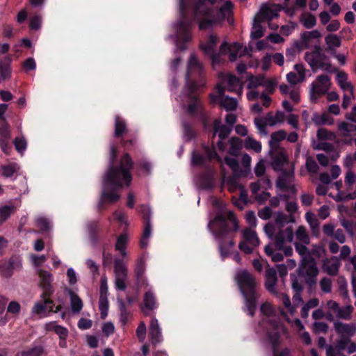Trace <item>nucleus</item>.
<instances>
[{
	"label": "nucleus",
	"instance_id": "nucleus-19",
	"mask_svg": "<svg viewBox=\"0 0 356 356\" xmlns=\"http://www.w3.org/2000/svg\"><path fill=\"white\" fill-rule=\"evenodd\" d=\"M281 331H284V327H280V328L277 325H276V332H267L269 342L272 344L273 356H289L290 350L289 348L284 349L280 353H277V348L279 344L280 332Z\"/></svg>",
	"mask_w": 356,
	"mask_h": 356
},
{
	"label": "nucleus",
	"instance_id": "nucleus-21",
	"mask_svg": "<svg viewBox=\"0 0 356 356\" xmlns=\"http://www.w3.org/2000/svg\"><path fill=\"white\" fill-rule=\"evenodd\" d=\"M334 328L336 332L341 337L350 338L356 333L355 323H345L341 321H336L334 323Z\"/></svg>",
	"mask_w": 356,
	"mask_h": 356
},
{
	"label": "nucleus",
	"instance_id": "nucleus-44",
	"mask_svg": "<svg viewBox=\"0 0 356 356\" xmlns=\"http://www.w3.org/2000/svg\"><path fill=\"white\" fill-rule=\"evenodd\" d=\"M262 22H259V20L256 19V17L254 18V24L252 25V31H251V38L252 39L257 40L261 38L264 35V29L261 25Z\"/></svg>",
	"mask_w": 356,
	"mask_h": 356
},
{
	"label": "nucleus",
	"instance_id": "nucleus-50",
	"mask_svg": "<svg viewBox=\"0 0 356 356\" xmlns=\"http://www.w3.org/2000/svg\"><path fill=\"white\" fill-rule=\"evenodd\" d=\"M296 238L304 244H309L310 242L309 236L303 226H300L296 230Z\"/></svg>",
	"mask_w": 356,
	"mask_h": 356
},
{
	"label": "nucleus",
	"instance_id": "nucleus-48",
	"mask_svg": "<svg viewBox=\"0 0 356 356\" xmlns=\"http://www.w3.org/2000/svg\"><path fill=\"white\" fill-rule=\"evenodd\" d=\"M225 163L232 169L235 176H241V171L240 170L239 164L235 158L226 156L225 158Z\"/></svg>",
	"mask_w": 356,
	"mask_h": 356
},
{
	"label": "nucleus",
	"instance_id": "nucleus-39",
	"mask_svg": "<svg viewBox=\"0 0 356 356\" xmlns=\"http://www.w3.org/2000/svg\"><path fill=\"white\" fill-rule=\"evenodd\" d=\"M312 122L316 125L320 126L323 124H332L334 122L333 119L327 113L321 115L314 113L312 118Z\"/></svg>",
	"mask_w": 356,
	"mask_h": 356
},
{
	"label": "nucleus",
	"instance_id": "nucleus-3",
	"mask_svg": "<svg viewBox=\"0 0 356 356\" xmlns=\"http://www.w3.org/2000/svg\"><path fill=\"white\" fill-rule=\"evenodd\" d=\"M208 227L218 243L220 256L224 259L235 245L232 233L239 229L238 219L231 211L221 212L209 222Z\"/></svg>",
	"mask_w": 356,
	"mask_h": 356
},
{
	"label": "nucleus",
	"instance_id": "nucleus-13",
	"mask_svg": "<svg viewBox=\"0 0 356 356\" xmlns=\"http://www.w3.org/2000/svg\"><path fill=\"white\" fill-rule=\"evenodd\" d=\"M243 240L238 244V248L245 254H250L253 249L259 245V240L255 230L246 227L242 230Z\"/></svg>",
	"mask_w": 356,
	"mask_h": 356
},
{
	"label": "nucleus",
	"instance_id": "nucleus-5",
	"mask_svg": "<svg viewBox=\"0 0 356 356\" xmlns=\"http://www.w3.org/2000/svg\"><path fill=\"white\" fill-rule=\"evenodd\" d=\"M293 215H287L282 211H278L275 215V222L268 223L264 230L266 235L274 240V245L278 248H283L286 241L292 242L293 240V231L291 226L286 227L289 222H294Z\"/></svg>",
	"mask_w": 356,
	"mask_h": 356
},
{
	"label": "nucleus",
	"instance_id": "nucleus-10",
	"mask_svg": "<svg viewBox=\"0 0 356 356\" xmlns=\"http://www.w3.org/2000/svg\"><path fill=\"white\" fill-rule=\"evenodd\" d=\"M326 318L332 321L334 317L340 319L349 321L352 318L353 307L351 305H347L345 307H340L339 305L332 300H328L325 304Z\"/></svg>",
	"mask_w": 356,
	"mask_h": 356
},
{
	"label": "nucleus",
	"instance_id": "nucleus-25",
	"mask_svg": "<svg viewBox=\"0 0 356 356\" xmlns=\"http://www.w3.org/2000/svg\"><path fill=\"white\" fill-rule=\"evenodd\" d=\"M286 138V132L284 130H279L277 131H275L270 136V140L269 141V145L272 149H274L275 154L276 155L273 166L275 168V170H277V143L283 140Z\"/></svg>",
	"mask_w": 356,
	"mask_h": 356
},
{
	"label": "nucleus",
	"instance_id": "nucleus-43",
	"mask_svg": "<svg viewBox=\"0 0 356 356\" xmlns=\"http://www.w3.org/2000/svg\"><path fill=\"white\" fill-rule=\"evenodd\" d=\"M244 146L247 149H252L255 152H260L261 150V144L256 140L252 136H248L244 141Z\"/></svg>",
	"mask_w": 356,
	"mask_h": 356
},
{
	"label": "nucleus",
	"instance_id": "nucleus-20",
	"mask_svg": "<svg viewBox=\"0 0 356 356\" xmlns=\"http://www.w3.org/2000/svg\"><path fill=\"white\" fill-rule=\"evenodd\" d=\"M37 273L40 278L41 286L43 289V296H51L54 293V289L51 285L52 275L51 273L42 269H38Z\"/></svg>",
	"mask_w": 356,
	"mask_h": 356
},
{
	"label": "nucleus",
	"instance_id": "nucleus-62",
	"mask_svg": "<svg viewBox=\"0 0 356 356\" xmlns=\"http://www.w3.org/2000/svg\"><path fill=\"white\" fill-rule=\"evenodd\" d=\"M14 145L16 150L22 154L26 150L27 146L26 140L24 137L16 138L14 140Z\"/></svg>",
	"mask_w": 356,
	"mask_h": 356
},
{
	"label": "nucleus",
	"instance_id": "nucleus-9",
	"mask_svg": "<svg viewBox=\"0 0 356 356\" xmlns=\"http://www.w3.org/2000/svg\"><path fill=\"white\" fill-rule=\"evenodd\" d=\"M298 272V275L304 278L305 283L308 286L312 287L316 284V277L319 273V270L314 259L311 257L305 258L304 260H301Z\"/></svg>",
	"mask_w": 356,
	"mask_h": 356
},
{
	"label": "nucleus",
	"instance_id": "nucleus-51",
	"mask_svg": "<svg viewBox=\"0 0 356 356\" xmlns=\"http://www.w3.org/2000/svg\"><path fill=\"white\" fill-rule=\"evenodd\" d=\"M302 47L299 42H296L291 47L288 48L286 51V56L288 60L292 61L294 60L297 51H301Z\"/></svg>",
	"mask_w": 356,
	"mask_h": 356
},
{
	"label": "nucleus",
	"instance_id": "nucleus-28",
	"mask_svg": "<svg viewBox=\"0 0 356 356\" xmlns=\"http://www.w3.org/2000/svg\"><path fill=\"white\" fill-rule=\"evenodd\" d=\"M277 282V271L273 268H269L266 271V289L270 293H275V286Z\"/></svg>",
	"mask_w": 356,
	"mask_h": 356
},
{
	"label": "nucleus",
	"instance_id": "nucleus-31",
	"mask_svg": "<svg viewBox=\"0 0 356 356\" xmlns=\"http://www.w3.org/2000/svg\"><path fill=\"white\" fill-rule=\"evenodd\" d=\"M337 81L343 90L350 91L351 95H353V86L348 81V75L343 72H340L337 74Z\"/></svg>",
	"mask_w": 356,
	"mask_h": 356
},
{
	"label": "nucleus",
	"instance_id": "nucleus-55",
	"mask_svg": "<svg viewBox=\"0 0 356 356\" xmlns=\"http://www.w3.org/2000/svg\"><path fill=\"white\" fill-rule=\"evenodd\" d=\"M325 42L330 49H334L341 45V40L337 35H327L325 38Z\"/></svg>",
	"mask_w": 356,
	"mask_h": 356
},
{
	"label": "nucleus",
	"instance_id": "nucleus-26",
	"mask_svg": "<svg viewBox=\"0 0 356 356\" xmlns=\"http://www.w3.org/2000/svg\"><path fill=\"white\" fill-rule=\"evenodd\" d=\"M10 131L7 125L0 127V147L1 150L6 154L11 151V146L9 145Z\"/></svg>",
	"mask_w": 356,
	"mask_h": 356
},
{
	"label": "nucleus",
	"instance_id": "nucleus-36",
	"mask_svg": "<svg viewBox=\"0 0 356 356\" xmlns=\"http://www.w3.org/2000/svg\"><path fill=\"white\" fill-rule=\"evenodd\" d=\"M17 210V207L13 204H6L0 206V225L7 220L12 213Z\"/></svg>",
	"mask_w": 356,
	"mask_h": 356
},
{
	"label": "nucleus",
	"instance_id": "nucleus-42",
	"mask_svg": "<svg viewBox=\"0 0 356 356\" xmlns=\"http://www.w3.org/2000/svg\"><path fill=\"white\" fill-rule=\"evenodd\" d=\"M152 225L150 221H147L145 223V227L140 241V247L142 248H146L148 245V240L152 235Z\"/></svg>",
	"mask_w": 356,
	"mask_h": 356
},
{
	"label": "nucleus",
	"instance_id": "nucleus-2",
	"mask_svg": "<svg viewBox=\"0 0 356 356\" xmlns=\"http://www.w3.org/2000/svg\"><path fill=\"white\" fill-rule=\"evenodd\" d=\"M117 147L111 144L110 146L109 166L103 178V189L98 208L100 209L105 203L113 204L120 199L118 189L123 186H129L132 181L131 169L134 162L129 154H125L120 159V165H115L114 161L117 157Z\"/></svg>",
	"mask_w": 356,
	"mask_h": 356
},
{
	"label": "nucleus",
	"instance_id": "nucleus-54",
	"mask_svg": "<svg viewBox=\"0 0 356 356\" xmlns=\"http://www.w3.org/2000/svg\"><path fill=\"white\" fill-rule=\"evenodd\" d=\"M43 353V348L41 346H36L29 350L22 351L17 356H41Z\"/></svg>",
	"mask_w": 356,
	"mask_h": 356
},
{
	"label": "nucleus",
	"instance_id": "nucleus-14",
	"mask_svg": "<svg viewBox=\"0 0 356 356\" xmlns=\"http://www.w3.org/2000/svg\"><path fill=\"white\" fill-rule=\"evenodd\" d=\"M51 296H43V293L40 296V300L37 301L32 308V313L44 318L49 315L51 312H57L60 309V306L56 307L54 310V302L50 299Z\"/></svg>",
	"mask_w": 356,
	"mask_h": 356
},
{
	"label": "nucleus",
	"instance_id": "nucleus-58",
	"mask_svg": "<svg viewBox=\"0 0 356 356\" xmlns=\"http://www.w3.org/2000/svg\"><path fill=\"white\" fill-rule=\"evenodd\" d=\"M265 77L262 76H259L256 77L251 76L248 79V89H254L258 86H262L264 83Z\"/></svg>",
	"mask_w": 356,
	"mask_h": 356
},
{
	"label": "nucleus",
	"instance_id": "nucleus-7",
	"mask_svg": "<svg viewBox=\"0 0 356 356\" xmlns=\"http://www.w3.org/2000/svg\"><path fill=\"white\" fill-rule=\"evenodd\" d=\"M127 243V236L122 234L118 237L115 245V250L118 251L122 257V259L115 258L114 259L115 287L118 291H124L127 288L128 270L127 264L124 259L128 257Z\"/></svg>",
	"mask_w": 356,
	"mask_h": 356
},
{
	"label": "nucleus",
	"instance_id": "nucleus-24",
	"mask_svg": "<svg viewBox=\"0 0 356 356\" xmlns=\"http://www.w3.org/2000/svg\"><path fill=\"white\" fill-rule=\"evenodd\" d=\"M223 95L220 97L221 99L220 100V104L222 107H223L226 111H234L238 105V101L236 99L230 97L229 96L222 97ZM218 97H220L218 95H210V98L212 102H216Z\"/></svg>",
	"mask_w": 356,
	"mask_h": 356
},
{
	"label": "nucleus",
	"instance_id": "nucleus-53",
	"mask_svg": "<svg viewBox=\"0 0 356 356\" xmlns=\"http://www.w3.org/2000/svg\"><path fill=\"white\" fill-rule=\"evenodd\" d=\"M296 252L300 255L301 260H304L305 258H311L310 252L308 248L306 247V244H302L298 242L294 243Z\"/></svg>",
	"mask_w": 356,
	"mask_h": 356
},
{
	"label": "nucleus",
	"instance_id": "nucleus-56",
	"mask_svg": "<svg viewBox=\"0 0 356 356\" xmlns=\"http://www.w3.org/2000/svg\"><path fill=\"white\" fill-rule=\"evenodd\" d=\"M338 129L341 133L342 136H349L350 133L356 129V126L343 122L338 125Z\"/></svg>",
	"mask_w": 356,
	"mask_h": 356
},
{
	"label": "nucleus",
	"instance_id": "nucleus-11",
	"mask_svg": "<svg viewBox=\"0 0 356 356\" xmlns=\"http://www.w3.org/2000/svg\"><path fill=\"white\" fill-rule=\"evenodd\" d=\"M225 88L229 92H235L238 96H241L243 83L236 76L226 74L222 77L221 83H218L216 86V92L219 97L223 95Z\"/></svg>",
	"mask_w": 356,
	"mask_h": 356
},
{
	"label": "nucleus",
	"instance_id": "nucleus-47",
	"mask_svg": "<svg viewBox=\"0 0 356 356\" xmlns=\"http://www.w3.org/2000/svg\"><path fill=\"white\" fill-rule=\"evenodd\" d=\"M99 309L101 314V318H105L108 315V301L106 294L100 295L99 300Z\"/></svg>",
	"mask_w": 356,
	"mask_h": 356
},
{
	"label": "nucleus",
	"instance_id": "nucleus-64",
	"mask_svg": "<svg viewBox=\"0 0 356 356\" xmlns=\"http://www.w3.org/2000/svg\"><path fill=\"white\" fill-rule=\"evenodd\" d=\"M147 328L144 322H140L136 330V335L140 342L145 341L146 337Z\"/></svg>",
	"mask_w": 356,
	"mask_h": 356
},
{
	"label": "nucleus",
	"instance_id": "nucleus-63",
	"mask_svg": "<svg viewBox=\"0 0 356 356\" xmlns=\"http://www.w3.org/2000/svg\"><path fill=\"white\" fill-rule=\"evenodd\" d=\"M0 273L6 277H9L12 275L13 272L8 261H0Z\"/></svg>",
	"mask_w": 356,
	"mask_h": 356
},
{
	"label": "nucleus",
	"instance_id": "nucleus-23",
	"mask_svg": "<svg viewBox=\"0 0 356 356\" xmlns=\"http://www.w3.org/2000/svg\"><path fill=\"white\" fill-rule=\"evenodd\" d=\"M340 262L337 257H332L323 261L322 269L331 276L336 275L339 272Z\"/></svg>",
	"mask_w": 356,
	"mask_h": 356
},
{
	"label": "nucleus",
	"instance_id": "nucleus-60",
	"mask_svg": "<svg viewBox=\"0 0 356 356\" xmlns=\"http://www.w3.org/2000/svg\"><path fill=\"white\" fill-rule=\"evenodd\" d=\"M317 138L321 140H333L335 138V135L325 129L321 128L317 131Z\"/></svg>",
	"mask_w": 356,
	"mask_h": 356
},
{
	"label": "nucleus",
	"instance_id": "nucleus-35",
	"mask_svg": "<svg viewBox=\"0 0 356 356\" xmlns=\"http://www.w3.org/2000/svg\"><path fill=\"white\" fill-rule=\"evenodd\" d=\"M321 36V35L318 30L304 31L300 35L302 41L301 45L304 46L305 48H307L311 40L319 38Z\"/></svg>",
	"mask_w": 356,
	"mask_h": 356
},
{
	"label": "nucleus",
	"instance_id": "nucleus-8",
	"mask_svg": "<svg viewBox=\"0 0 356 356\" xmlns=\"http://www.w3.org/2000/svg\"><path fill=\"white\" fill-rule=\"evenodd\" d=\"M305 59L314 72H316L318 69L327 72L332 71L331 64L328 62L326 56L319 47H316L312 51L306 52Z\"/></svg>",
	"mask_w": 356,
	"mask_h": 356
},
{
	"label": "nucleus",
	"instance_id": "nucleus-41",
	"mask_svg": "<svg viewBox=\"0 0 356 356\" xmlns=\"http://www.w3.org/2000/svg\"><path fill=\"white\" fill-rule=\"evenodd\" d=\"M19 168L16 163H10L8 165H3L0 168V174L4 177L8 178L17 172Z\"/></svg>",
	"mask_w": 356,
	"mask_h": 356
},
{
	"label": "nucleus",
	"instance_id": "nucleus-45",
	"mask_svg": "<svg viewBox=\"0 0 356 356\" xmlns=\"http://www.w3.org/2000/svg\"><path fill=\"white\" fill-rule=\"evenodd\" d=\"M115 123L114 135L115 137H118L120 136L122 134L126 133L127 129L124 120L120 118L119 116H115Z\"/></svg>",
	"mask_w": 356,
	"mask_h": 356
},
{
	"label": "nucleus",
	"instance_id": "nucleus-46",
	"mask_svg": "<svg viewBox=\"0 0 356 356\" xmlns=\"http://www.w3.org/2000/svg\"><path fill=\"white\" fill-rule=\"evenodd\" d=\"M70 305L74 313H79L83 307L82 300L76 294L72 292H70Z\"/></svg>",
	"mask_w": 356,
	"mask_h": 356
},
{
	"label": "nucleus",
	"instance_id": "nucleus-4",
	"mask_svg": "<svg viewBox=\"0 0 356 356\" xmlns=\"http://www.w3.org/2000/svg\"><path fill=\"white\" fill-rule=\"evenodd\" d=\"M203 70L202 63L197 59L195 54H191L188 60V69L186 74V86L184 97L186 102L188 103L186 107L187 113L191 115H195L197 113L202 114V105L198 97L194 92L204 86V81L201 80L200 83L192 82L193 74H200Z\"/></svg>",
	"mask_w": 356,
	"mask_h": 356
},
{
	"label": "nucleus",
	"instance_id": "nucleus-34",
	"mask_svg": "<svg viewBox=\"0 0 356 356\" xmlns=\"http://www.w3.org/2000/svg\"><path fill=\"white\" fill-rule=\"evenodd\" d=\"M272 293L276 296L278 300L284 305L291 315H293L296 313V306L291 304L290 298L288 295L285 293H280L277 292V291H275V293Z\"/></svg>",
	"mask_w": 356,
	"mask_h": 356
},
{
	"label": "nucleus",
	"instance_id": "nucleus-52",
	"mask_svg": "<svg viewBox=\"0 0 356 356\" xmlns=\"http://www.w3.org/2000/svg\"><path fill=\"white\" fill-rule=\"evenodd\" d=\"M35 223L37 227L40 229V232H48L51 228V222L44 217L37 218Z\"/></svg>",
	"mask_w": 356,
	"mask_h": 356
},
{
	"label": "nucleus",
	"instance_id": "nucleus-49",
	"mask_svg": "<svg viewBox=\"0 0 356 356\" xmlns=\"http://www.w3.org/2000/svg\"><path fill=\"white\" fill-rule=\"evenodd\" d=\"M238 177L239 176H235L234 175V176H232V177H229L226 179H224L223 181L227 185L229 191L234 192L238 188L240 189V187H242L238 184Z\"/></svg>",
	"mask_w": 356,
	"mask_h": 356
},
{
	"label": "nucleus",
	"instance_id": "nucleus-57",
	"mask_svg": "<svg viewBox=\"0 0 356 356\" xmlns=\"http://www.w3.org/2000/svg\"><path fill=\"white\" fill-rule=\"evenodd\" d=\"M254 123L255 124L256 128L258 129V131L260 134L264 136L268 135V131L266 130V126L268 125L265 120L261 118H257L254 120Z\"/></svg>",
	"mask_w": 356,
	"mask_h": 356
},
{
	"label": "nucleus",
	"instance_id": "nucleus-61",
	"mask_svg": "<svg viewBox=\"0 0 356 356\" xmlns=\"http://www.w3.org/2000/svg\"><path fill=\"white\" fill-rule=\"evenodd\" d=\"M305 219H306L307 222L309 223V225H310L312 229H315L318 227V225H319L318 220L316 217L315 214H314L312 212L307 211L305 213Z\"/></svg>",
	"mask_w": 356,
	"mask_h": 356
},
{
	"label": "nucleus",
	"instance_id": "nucleus-32",
	"mask_svg": "<svg viewBox=\"0 0 356 356\" xmlns=\"http://www.w3.org/2000/svg\"><path fill=\"white\" fill-rule=\"evenodd\" d=\"M45 328L48 331H54L59 336L60 340H65L68 335L67 330L63 326L57 325L55 322L47 323Z\"/></svg>",
	"mask_w": 356,
	"mask_h": 356
},
{
	"label": "nucleus",
	"instance_id": "nucleus-15",
	"mask_svg": "<svg viewBox=\"0 0 356 356\" xmlns=\"http://www.w3.org/2000/svg\"><path fill=\"white\" fill-rule=\"evenodd\" d=\"M281 10L282 6L280 5L264 3L255 16L256 19L262 22L272 20L279 16Z\"/></svg>",
	"mask_w": 356,
	"mask_h": 356
},
{
	"label": "nucleus",
	"instance_id": "nucleus-38",
	"mask_svg": "<svg viewBox=\"0 0 356 356\" xmlns=\"http://www.w3.org/2000/svg\"><path fill=\"white\" fill-rule=\"evenodd\" d=\"M144 309L147 310H153L156 307V301L154 293L151 291H147L144 294L143 298Z\"/></svg>",
	"mask_w": 356,
	"mask_h": 356
},
{
	"label": "nucleus",
	"instance_id": "nucleus-30",
	"mask_svg": "<svg viewBox=\"0 0 356 356\" xmlns=\"http://www.w3.org/2000/svg\"><path fill=\"white\" fill-rule=\"evenodd\" d=\"M270 181L268 179L263 177L257 181L251 183L250 190L254 195H256L261 190H267L270 188Z\"/></svg>",
	"mask_w": 356,
	"mask_h": 356
},
{
	"label": "nucleus",
	"instance_id": "nucleus-59",
	"mask_svg": "<svg viewBox=\"0 0 356 356\" xmlns=\"http://www.w3.org/2000/svg\"><path fill=\"white\" fill-rule=\"evenodd\" d=\"M301 22L306 29H311L314 27L316 24V17L312 14H307L303 16Z\"/></svg>",
	"mask_w": 356,
	"mask_h": 356
},
{
	"label": "nucleus",
	"instance_id": "nucleus-40",
	"mask_svg": "<svg viewBox=\"0 0 356 356\" xmlns=\"http://www.w3.org/2000/svg\"><path fill=\"white\" fill-rule=\"evenodd\" d=\"M229 142L230 144L229 154L234 156H238L242 148V140L237 137H233Z\"/></svg>",
	"mask_w": 356,
	"mask_h": 356
},
{
	"label": "nucleus",
	"instance_id": "nucleus-27",
	"mask_svg": "<svg viewBox=\"0 0 356 356\" xmlns=\"http://www.w3.org/2000/svg\"><path fill=\"white\" fill-rule=\"evenodd\" d=\"M260 311L262 314L269 318V325L273 330L272 332H276V325L280 328V327H283L274 320V317L273 316L274 314V309L271 304L268 302L263 303L260 307Z\"/></svg>",
	"mask_w": 356,
	"mask_h": 356
},
{
	"label": "nucleus",
	"instance_id": "nucleus-12",
	"mask_svg": "<svg viewBox=\"0 0 356 356\" xmlns=\"http://www.w3.org/2000/svg\"><path fill=\"white\" fill-rule=\"evenodd\" d=\"M330 87V79L326 74H321L310 85V99L315 102L320 96L327 92Z\"/></svg>",
	"mask_w": 356,
	"mask_h": 356
},
{
	"label": "nucleus",
	"instance_id": "nucleus-6",
	"mask_svg": "<svg viewBox=\"0 0 356 356\" xmlns=\"http://www.w3.org/2000/svg\"><path fill=\"white\" fill-rule=\"evenodd\" d=\"M236 280L245 300L244 311L252 316L257 308V300L260 294L254 277L245 270H238Z\"/></svg>",
	"mask_w": 356,
	"mask_h": 356
},
{
	"label": "nucleus",
	"instance_id": "nucleus-37",
	"mask_svg": "<svg viewBox=\"0 0 356 356\" xmlns=\"http://www.w3.org/2000/svg\"><path fill=\"white\" fill-rule=\"evenodd\" d=\"M319 305V300L316 298H312L303 304L300 310V315L302 318H307L309 316V311L316 307Z\"/></svg>",
	"mask_w": 356,
	"mask_h": 356
},
{
	"label": "nucleus",
	"instance_id": "nucleus-16",
	"mask_svg": "<svg viewBox=\"0 0 356 356\" xmlns=\"http://www.w3.org/2000/svg\"><path fill=\"white\" fill-rule=\"evenodd\" d=\"M218 38L215 35H210L206 44H201L200 48L204 53L210 56L213 66L220 63V53L216 52Z\"/></svg>",
	"mask_w": 356,
	"mask_h": 356
},
{
	"label": "nucleus",
	"instance_id": "nucleus-17",
	"mask_svg": "<svg viewBox=\"0 0 356 356\" xmlns=\"http://www.w3.org/2000/svg\"><path fill=\"white\" fill-rule=\"evenodd\" d=\"M229 53V58L230 61L233 62L236 60L238 57L245 54V49L238 42L233 43L231 46H229L227 42H224L221 44L220 47V53L221 54Z\"/></svg>",
	"mask_w": 356,
	"mask_h": 356
},
{
	"label": "nucleus",
	"instance_id": "nucleus-1",
	"mask_svg": "<svg viewBox=\"0 0 356 356\" xmlns=\"http://www.w3.org/2000/svg\"><path fill=\"white\" fill-rule=\"evenodd\" d=\"M179 0V19L173 24L175 31L177 49L185 50V43L192 39L191 26L193 22H197L200 30L209 29L232 15L233 4L227 1L219 9L215 7L217 0H193L186 3Z\"/></svg>",
	"mask_w": 356,
	"mask_h": 356
},
{
	"label": "nucleus",
	"instance_id": "nucleus-18",
	"mask_svg": "<svg viewBox=\"0 0 356 356\" xmlns=\"http://www.w3.org/2000/svg\"><path fill=\"white\" fill-rule=\"evenodd\" d=\"M146 269L145 256L142 255L136 261L134 267V276L138 286H147V280L144 274Z\"/></svg>",
	"mask_w": 356,
	"mask_h": 356
},
{
	"label": "nucleus",
	"instance_id": "nucleus-33",
	"mask_svg": "<svg viewBox=\"0 0 356 356\" xmlns=\"http://www.w3.org/2000/svg\"><path fill=\"white\" fill-rule=\"evenodd\" d=\"M10 62L11 59L10 58H6L0 63V82L10 78Z\"/></svg>",
	"mask_w": 356,
	"mask_h": 356
},
{
	"label": "nucleus",
	"instance_id": "nucleus-22",
	"mask_svg": "<svg viewBox=\"0 0 356 356\" xmlns=\"http://www.w3.org/2000/svg\"><path fill=\"white\" fill-rule=\"evenodd\" d=\"M149 337L152 343L154 345L161 342L163 340L161 329L159 326L158 320L155 317H153L151 320L149 329Z\"/></svg>",
	"mask_w": 356,
	"mask_h": 356
},
{
	"label": "nucleus",
	"instance_id": "nucleus-29",
	"mask_svg": "<svg viewBox=\"0 0 356 356\" xmlns=\"http://www.w3.org/2000/svg\"><path fill=\"white\" fill-rule=\"evenodd\" d=\"M213 128H214L213 136H215L216 134H218V136L220 140L225 139L229 136V134H230V132L232 129V127H230L227 125L221 124L220 121L218 120H216L214 121Z\"/></svg>",
	"mask_w": 356,
	"mask_h": 356
}]
</instances>
